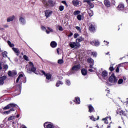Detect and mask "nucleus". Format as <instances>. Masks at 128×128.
I'll list each match as a JSON object with an SVG mask.
<instances>
[{
	"label": "nucleus",
	"mask_w": 128,
	"mask_h": 128,
	"mask_svg": "<svg viewBox=\"0 0 128 128\" xmlns=\"http://www.w3.org/2000/svg\"><path fill=\"white\" fill-rule=\"evenodd\" d=\"M108 120H112V118L110 117H107L106 118H104L102 119V120L104 121V123L105 124H108Z\"/></svg>",
	"instance_id": "393cba45"
},
{
	"label": "nucleus",
	"mask_w": 128,
	"mask_h": 128,
	"mask_svg": "<svg viewBox=\"0 0 128 128\" xmlns=\"http://www.w3.org/2000/svg\"><path fill=\"white\" fill-rule=\"evenodd\" d=\"M59 10L60 12H62V10H64V6H60L59 7Z\"/></svg>",
	"instance_id": "e433bc0d"
},
{
	"label": "nucleus",
	"mask_w": 128,
	"mask_h": 128,
	"mask_svg": "<svg viewBox=\"0 0 128 128\" xmlns=\"http://www.w3.org/2000/svg\"><path fill=\"white\" fill-rule=\"evenodd\" d=\"M88 14L89 16L92 17V16H94V12H92V10H88Z\"/></svg>",
	"instance_id": "c756f323"
},
{
	"label": "nucleus",
	"mask_w": 128,
	"mask_h": 128,
	"mask_svg": "<svg viewBox=\"0 0 128 128\" xmlns=\"http://www.w3.org/2000/svg\"><path fill=\"white\" fill-rule=\"evenodd\" d=\"M28 64L26 66V70L28 74H32V72H34V74H36V68L34 66V64L32 62H28Z\"/></svg>",
	"instance_id": "f257e3e1"
},
{
	"label": "nucleus",
	"mask_w": 128,
	"mask_h": 128,
	"mask_svg": "<svg viewBox=\"0 0 128 128\" xmlns=\"http://www.w3.org/2000/svg\"><path fill=\"white\" fill-rule=\"evenodd\" d=\"M84 14H79L77 16V20H78L79 21L84 20Z\"/></svg>",
	"instance_id": "f3484780"
},
{
	"label": "nucleus",
	"mask_w": 128,
	"mask_h": 128,
	"mask_svg": "<svg viewBox=\"0 0 128 128\" xmlns=\"http://www.w3.org/2000/svg\"><path fill=\"white\" fill-rule=\"evenodd\" d=\"M88 62H89V64H94V60H92V58H88Z\"/></svg>",
	"instance_id": "2f4dec72"
},
{
	"label": "nucleus",
	"mask_w": 128,
	"mask_h": 128,
	"mask_svg": "<svg viewBox=\"0 0 128 128\" xmlns=\"http://www.w3.org/2000/svg\"><path fill=\"white\" fill-rule=\"evenodd\" d=\"M6 80V76L0 77V86H2L4 84V80Z\"/></svg>",
	"instance_id": "9b49d317"
},
{
	"label": "nucleus",
	"mask_w": 128,
	"mask_h": 128,
	"mask_svg": "<svg viewBox=\"0 0 128 128\" xmlns=\"http://www.w3.org/2000/svg\"><path fill=\"white\" fill-rule=\"evenodd\" d=\"M78 36H80V34H78V33L74 34V38H78Z\"/></svg>",
	"instance_id": "c03bdc74"
},
{
	"label": "nucleus",
	"mask_w": 128,
	"mask_h": 128,
	"mask_svg": "<svg viewBox=\"0 0 128 128\" xmlns=\"http://www.w3.org/2000/svg\"><path fill=\"white\" fill-rule=\"evenodd\" d=\"M109 82H118L116 76H114V74H111L109 78Z\"/></svg>",
	"instance_id": "0eeeda50"
},
{
	"label": "nucleus",
	"mask_w": 128,
	"mask_h": 128,
	"mask_svg": "<svg viewBox=\"0 0 128 128\" xmlns=\"http://www.w3.org/2000/svg\"><path fill=\"white\" fill-rule=\"evenodd\" d=\"M66 86H70L71 83H70V80H66Z\"/></svg>",
	"instance_id": "4c0bfd02"
},
{
	"label": "nucleus",
	"mask_w": 128,
	"mask_h": 128,
	"mask_svg": "<svg viewBox=\"0 0 128 128\" xmlns=\"http://www.w3.org/2000/svg\"><path fill=\"white\" fill-rule=\"evenodd\" d=\"M57 45L58 44L54 41H53L50 43V46L52 48H56Z\"/></svg>",
	"instance_id": "b1692460"
},
{
	"label": "nucleus",
	"mask_w": 128,
	"mask_h": 128,
	"mask_svg": "<svg viewBox=\"0 0 128 128\" xmlns=\"http://www.w3.org/2000/svg\"><path fill=\"white\" fill-rule=\"evenodd\" d=\"M47 28L48 30V32H54V30H52V28L50 27H48Z\"/></svg>",
	"instance_id": "a18cd8bd"
},
{
	"label": "nucleus",
	"mask_w": 128,
	"mask_h": 128,
	"mask_svg": "<svg viewBox=\"0 0 128 128\" xmlns=\"http://www.w3.org/2000/svg\"><path fill=\"white\" fill-rule=\"evenodd\" d=\"M80 64L75 65L72 67L71 70L68 72V76H72V74H76L78 70H80Z\"/></svg>",
	"instance_id": "f03ea898"
},
{
	"label": "nucleus",
	"mask_w": 128,
	"mask_h": 128,
	"mask_svg": "<svg viewBox=\"0 0 128 128\" xmlns=\"http://www.w3.org/2000/svg\"><path fill=\"white\" fill-rule=\"evenodd\" d=\"M92 54L94 58H96V56H98V53L96 52H92Z\"/></svg>",
	"instance_id": "79ce46f5"
},
{
	"label": "nucleus",
	"mask_w": 128,
	"mask_h": 128,
	"mask_svg": "<svg viewBox=\"0 0 128 128\" xmlns=\"http://www.w3.org/2000/svg\"><path fill=\"white\" fill-rule=\"evenodd\" d=\"M76 30H78V32H82V29L80 28V27L76 26Z\"/></svg>",
	"instance_id": "ea45409f"
},
{
	"label": "nucleus",
	"mask_w": 128,
	"mask_h": 128,
	"mask_svg": "<svg viewBox=\"0 0 128 128\" xmlns=\"http://www.w3.org/2000/svg\"><path fill=\"white\" fill-rule=\"evenodd\" d=\"M72 4L74 6H82V2H80L78 0H73L72 1Z\"/></svg>",
	"instance_id": "9d476101"
},
{
	"label": "nucleus",
	"mask_w": 128,
	"mask_h": 128,
	"mask_svg": "<svg viewBox=\"0 0 128 128\" xmlns=\"http://www.w3.org/2000/svg\"><path fill=\"white\" fill-rule=\"evenodd\" d=\"M16 72L13 70L12 72L11 71H8V76H16Z\"/></svg>",
	"instance_id": "dca6fc26"
},
{
	"label": "nucleus",
	"mask_w": 128,
	"mask_h": 128,
	"mask_svg": "<svg viewBox=\"0 0 128 128\" xmlns=\"http://www.w3.org/2000/svg\"><path fill=\"white\" fill-rule=\"evenodd\" d=\"M94 0H84V2H86L88 4V7L89 8H94V4H93L92 2H94Z\"/></svg>",
	"instance_id": "423d86ee"
},
{
	"label": "nucleus",
	"mask_w": 128,
	"mask_h": 128,
	"mask_svg": "<svg viewBox=\"0 0 128 128\" xmlns=\"http://www.w3.org/2000/svg\"><path fill=\"white\" fill-rule=\"evenodd\" d=\"M19 22L22 26L26 24V19L24 17H20L19 18Z\"/></svg>",
	"instance_id": "4468645a"
},
{
	"label": "nucleus",
	"mask_w": 128,
	"mask_h": 128,
	"mask_svg": "<svg viewBox=\"0 0 128 128\" xmlns=\"http://www.w3.org/2000/svg\"><path fill=\"white\" fill-rule=\"evenodd\" d=\"M58 64H64V60L62 59L58 60Z\"/></svg>",
	"instance_id": "49530a36"
},
{
	"label": "nucleus",
	"mask_w": 128,
	"mask_h": 128,
	"mask_svg": "<svg viewBox=\"0 0 128 128\" xmlns=\"http://www.w3.org/2000/svg\"><path fill=\"white\" fill-rule=\"evenodd\" d=\"M112 4H116V1H114V0H112Z\"/></svg>",
	"instance_id": "052dcab7"
},
{
	"label": "nucleus",
	"mask_w": 128,
	"mask_h": 128,
	"mask_svg": "<svg viewBox=\"0 0 128 128\" xmlns=\"http://www.w3.org/2000/svg\"><path fill=\"white\" fill-rule=\"evenodd\" d=\"M104 4L106 6H108V8H110V2L108 0H104Z\"/></svg>",
	"instance_id": "4be33fe9"
},
{
	"label": "nucleus",
	"mask_w": 128,
	"mask_h": 128,
	"mask_svg": "<svg viewBox=\"0 0 128 128\" xmlns=\"http://www.w3.org/2000/svg\"><path fill=\"white\" fill-rule=\"evenodd\" d=\"M84 40V38L80 37L76 40V42H83Z\"/></svg>",
	"instance_id": "c85d7f7f"
},
{
	"label": "nucleus",
	"mask_w": 128,
	"mask_h": 128,
	"mask_svg": "<svg viewBox=\"0 0 128 128\" xmlns=\"http://www.w3.org/2000/svg\"><path fill=\"white\" fill-rule=\"evenodd\" d=\"M124 114V111L122 110L120 111V114Z\"/></svg>",
	"instance_id": "69168bd1"
},
{
	"label": "nucleus",
	"mask_w": 128,
	"mask_h": 128,
	"mask_svg": "<svg viewBox=\"0 0 128 128\" xmlns=\"http://www.w3.org/2000/svg\"><path fill=\"white\" fill-rule=\"evenodd\" d=\"M89 30L90 32H96V27H94V25L92 24H89Z\"/></svg>",
	"instance_id": "f8f14e48"
},
{
	"label": "nucleus",
	"mask_w": 128,
	"mask_h": 128,
	"mask_svg": "<svg viewBox=\"0 0 128 128\" xmlns=\"http://www.w3.org/2000/svg\"><path fill=\"white\" fill-rule=\"evenodd\" d=\"M3 68L4 70H7L8 68V66L6 64H4L3 66Z\"/></svg>",
	"instance_id": "58836bf2"
},
{
	"label": "nucleus",
	"mask_w": 128,
	"mask_h": 128,
	"mask_svg": "<svg viewBox=\"0 0 128 128\" xmlns=\"http://www.w3.org/2000/svg\"><path fill=\"white\" fill-rule=\"evenodd\" d=\"M48 4L50 6H54L55 3L52 0H48Z\"/></svg>",
	"instance_id": "7c9ffc66"
},
{
	"label": "nucleus",
	"mask_w": 128,
	"mask_h": 128,
	"mask_svg": "<svg viewBox=\"0 0 128 128\" xmlns=\"http://www.w3.org/2000/svg\"><path fill=\"white\" fill-rule=\"evenodd\" d=\"M20 82V84H22V82H26V76H24V74H20L18 78L16 79V82L18 84V82Z\"/></svg>",
	"instance_id": "7ed1b4c3"
},
{
	"label": "nucleus",
	"mask_w": 128,
	"mask_h": 128,
	"mask_svg": "<svg viewBox=\"0 0 128 128\" xmlns=\"http://www.w3.org/2000/svg\"><path fill=\"white\" fill-rule=\"evenodd\" d=\"M2 70V63L0 62V70Z\"/></svg>",
	"instance_id": "864d4df0"
},
{
	"label": "nucleus",
	"mask_w": 128,
	"mask_h": 128,
	"mask_svg": "<svg viewBox=\"0 0 128 128\" xmlns=\"http://www.w3.org/2000/svg\"><path fill=\"white\" fill-rule=\"evenodd\" d=\"M94 66V64H90V68H92V66Z\"/></svg>",
	"instance_id": "680f3d73"
},
{
	"label": "nucleus",
	"mask_w": 128,
	"mask_h": 128,
	"mask_svg": "<svg viewBox=\"0 0 128 128\" xmlns=\"http://www.w3.org/2000/svg\"><path fill=\"white\" fill-rule=\"evenodd\" d=\"M58 30H60V32H62L64 30V28L62 26H58Z\"/></svg>",
	"instance_id": "de8ad7c7"
},
{
	"label": "nucleus",
	"mask_w": 128,
	"mask_h": 128,
	"mask_svg": "<svg viewBox=\"0 0 128 128\" xmlns=\"http://www.w3.org/2000/svg\"><path fill=\"white\" fill-rule=\"evenodd\" d=\"M88 70H89V72H93L92 69H89Z\"/></svg>",
	"instance_id": "338daca9"
},
{
	"label": "nucleus",
	"mask_w": 128,
	"mask_h": 128,
	"mask_svg": "<svg viewBox=\"0 0 128 128\" xmlns=\"http://www.w3.org/2000/svg\"><path fill=\"white\" fill-rule=\"evenodd\" d=\"M12 50H14V52H15L16 54V56L20 55V50L18 48H12Z\"/></svg>",
	"instance_id": "6ab92c4d"
},
{
	"label": "nucleus",
	"mask_w": 128,
	"mask_h": 128,
	"mask_svg": "<svg viewBox=\"0 0 128 128\" xmlns=\"http://www.w3.org/2000/svg\"><path fill=\"white\" fill-rule=\"evenodd\" d=\"M124 5L122 4H120L117 8V10H124Z\"/></svg>",
	"instance_id": "a211bd4d"
},
{
	"label": "nucleus",
	"mask_w": 128,
	"mask_h": 128,
	"mask_svg": "<svg viewBox=\"0 0 128 128\" xmlns=\"http://www.w3.org/2000/svg\"><path fill=\"white\" fill-rule=\"evenodd\" d=\"M42 72L43 74H44L46 76V80H50L52 78V75L50 74H46V72L44 70L42 71Z\"/></svg>",
	"instance_id": "ddd939ff"
},
{
	"label": "nucleus",
	"mask_w": 128,
	"mask_h": 128,
	"mask_svg": "<svg viewBox=\"0 0 128 128\" xmlns=\"http://www.w3.org/2000/svg\"><path fill=\"white\" fill-rule=\"evenodd\" d=\"M116 72H120V67L118 66L116 70Z\"/></svg>",
	"instance_id": "4d7b16f0"
},
{
	"label": "nucleus",
	"mask_w": 128,
	"mask_h": 128,
	"mask_svg": "<svg viewBox=\"0 0 128 128\" xmlns=\"http://www.w3.org/2000/svg\"><path fill=\"white\" fill-rule=\"evenodd\" d=\"M101 75L102 78L104 80H106V78H108V73L106 70H104L102 72Z\"/></svg>",
	"instance_id": "6e6552de"
},
{
	"label": "nucleus",
	"mask_w": 128,
	"mask_h": 128,
	"mask_svg": "<svg viewBox=\"0 0 128 128\" xmlns=\"http://www.w3.org/2000/svg\"><path fill=\"white\" fill-rule=\"evenodd\" d=\"M57 52H58V54H60V48L57 49Z\"/></svg>",
	"instance_id": "e2e57ef3"
},
{
	"label": "nucleus",
	"mask_w": 128,
	"mask_h": 128,
	"mask_svg": "<svg viewBox=\"0 0 128 128\" xmlns=\"http://www.w3.org/2000/svg\"><path fill=\"white\" fill-rule=\"evenodd\" d=\"M90 120H93L94 122H96V120L95 119V118H94V116H90Z\"/></svg>",
	"instance_id": "09e8293b"
},
{
	"label": "nucleus",
	"mask_w": 128,
	"mask_h": 128,
	"mask_svg": "<svg viewBox=\"0 0 128 128\" xmlns=\"http://www.w3.org/2000/svg\"><path fill=\"white\" fill-rule=\"evenodd\" d=\"M42 2H43V4H44L48 5V2H46V0H42Z\"/></svg>",
	"instance_id": "13d9d810"
},
{
	"label": "nucleus",
	"mask_w": 128,
	"mask_h": 128,
	"mask_svg": "<svg viewBox=\"0 0 128 128\" xmlns=\"http://www.w3.org/2000/svg\"><path fill=\"white\" fill-rule=\"evenodd\" d=\"M124 64H126V62L120 64L118 66V68H120V66H124Z\"/></svg>",
	"instance_id": "5fc2aeb1"
},
{
	"label": "nucleus",
	"mask_w": 128,
	"mask_h": 128,
	"mask_svg": "<svg viewBox=\"0 0 128 128\" xmlns=\"http://www.w3.org/2000/svg\"><path fill=\"white\" fill-rule=\"evenodd\" d=\"M69 46L72 48H78L80 46V44L78 42H70Z\"/></svg>",
	"instance_id": "39448f33"
},
{
	"label": "nucleus",
	"mask_w": 128,
	"mask_h": 128,
	"mask_svg": "<svg viewBox=\"0 0 128 128\" xmlns=\"http://www.w3.org/2000/svg\"><path fill=\"white\" fill-rule=\"evenodd\" d=\"M14 120V116H10L8 119V120Z\"/></svg>",
	"instance_id": "a19ab883"
},
{
	"label": "nucleus",
	"mask_w": 128,
	"mask_h": 128,
	"mask_svg": "<svg viewBox=\"0 0 128 128\" xmlns=\"http://www.w3.org/2000/svg\"><path fill=\"white\" fill-rule=\"evenodd\" d=\"M2 56L4 58H8V52L4 51L2 53Z\"/></svg>",
	"instance_id": "473e14b6"
},
{
	"label": "nucleus",
	"mask_w": 128,
	"mask_h": 128,
	"mask_svg": "<svg viewBox=\"0 0 128 128\" xmlns=\"http://www.w3.org/2000/svg\"><path fill=\"white\" fill-rule=\"evenodd\" d=\"M23 58L25 60H26L27 62L30 61V59L28 58V57L26 56V55H24Z\"/></svg>",
	"instance_id": "c9c22d12"
},
{
	"label": "nucleus",
	"mask_w": 128,
	"mask_h": 128,
	"mask_svg": "<svg viewBox=\"0 0 128 128\" xmlns=\"http://www.w3.org/2000/svg\"><path fill=\"white\" fill-rule=\"evenodd\" d=\"M80 14V10H76L74 12V16H78V14Z\"/></svg>",
	"instance_id": "72a5a7b5"
},
{
	"label": "nucleus",
	"mask_w": 128,
	"mask_h": 128,
	"mask_svg": "<svg viewBox=\"0 0 128 128\" xmlns=\"http://www.w3.org/2000/svg\"><path fill=\"white\" fill-rule=\"evenodd\" d=\"M16 118H20V115L19 114H17L16 115Z\"/></svg>",
	"instance_id": "774afa93"
},
{
	"label": "nucleus",
	"mask_w": 128,
	"mask_h": 128,
	"mask_svg": "<svg viewBox=\"0 0 128 128\" xmlns=\"http://www.w3.org/2000/svg\"><path fill=\"white\" fill-rule=\"evenodd\" d=\"M62 3L65 4L66 6H68V4H66V1H62Z\"/></svg>",
	"instance_id": "3c124183"
},
{
	"label": "nucleus",
	"mask_w": 128,
	"mask_h": 128,
	"mask_svg": "<svg viewBox=\"0 0 128 128\" xmlns=\"http://www.w3.org/2000/svg\"><path fill=\"white\" fill-rule=\"evenodd\" d=\"M52 12H53L52 11L50 10H45L44 12L45 16L46 18H50V16L52 14Z\"/></svg>",
	"instance_id": "1a4fd4ad"
},
{
	"label": "nucleus",
	"mask_w": 128,
	"mask_h": 128,
	"mask_svg": "<svg viewBox=\"0 0 128 128\" xmlns=\"http://www.w3.org/2000/svg\"><path fill=\"white\" fill-rule=\"evenodd\" d=\"M104 44L106 46H108V44H110V42L106 40H104Z\"/></svg>",
	"instance_id": "603ef678"
},
{
	"label": "nucleus",
	"mask_w": 128,
	"mask_h": 128,
	"mask_svg": "<svg viewBox=\"0 0 128 128\" xmlns=\"http://www.w3.org/2000/svg\"><path fill=\"white\" fill-rule=\"evenodd\" d=\"M4 28H8V25H4Z\"/></svg>",
	"instance_id": "0e129e2a"
},
{
	"label": "nucleus",
	"mask_w": 128,
	"mask_h": 128,
	"mask_svg": "<svg viewBox=\"0 0 128 128\" xmlns=\"http://www.w3.org/2000/svg\"><path fill=\"white\" fill-rule=\"evenodd\" d=\"M15 16H10V17H8V18H7V22H12V20H14V18H15Z\"/></svg>",
	"instance_id": "aec40b11"
},
{
	"label": "nucleus",
	"mask_w": 128,
	"mask_h": 128,
	"mask_svg": "<svg viewBox=\"0 0 128 128\" xmlns=\"http://www.w3.org/2000/svg\"><path fill=\"white\" fill-rule=\"evenodd\" d=\"M122 82H124V80L122 79H120L118 81V84H122Z\"/></svg>",
	"instance_id": "37998d69"
},
{
	"label": "nucleus",
	"mask_w": 128,
	"mask_h": 128,
	"mask_svg": "<svg viewBox=\"0 0 128 128\" xmlns=\"http://www.w3.org/2000/svg\"><path fill=\"white\" fill-rule=\"evenodd\" d=\"M72 34H74L72 32H70V34L68 35V36L69 38H70V36H72Z\"/></svg>",
	"instance_id": "bf43d9fd"
},
{
	"label": "nucleus",
	"mask_w": 128,
	"mask_h": 128,
	"mask_svg": "<svg viewBox=\"0 0 128 128\" xmlns=\"http://www.w3.org/2000/svg\"><path fill=\"white\" fill-rule=\"evenodd\" d=\"M10 114V111H6L3 112V114Z\"/></svg>",
	"instance_id": "8fccbe9b"
},
{
	"label": "nucleus",
	"mask_w": 128,
	"mask_h": 128,
	"mask_svg": "<svg viewBox=\"0 0 128 128\" xmlns=\"http://www.w3.org/2000/svg\"><path fill=\"white\" fill-rule=\"evenodd\" d=\"M60 84L61 85L64 84V82H62V81H58L56 83V86L57 88H58V86H60Z\"/></svg>",
	"instance_id": "bb28decb"
},
{
	"label": "nucleus",
	"mask_w": 128,
	"mask_h": 128,
	"mask_svg": "<svg viewBox=\"0 0 128 128\" xmlns=\"http://www.w3.org/2000/svg\"><path fill=\"white\" fill-rule=\"evenodd\" d=\"M88 108H89V112H94V107L92 105L88 106Z\"/></svg>",
	"instance_id": "5701e85b"
},
{
	"label": "nucleus",
	"mask_w": 128,
	"mask_h": 128,
	"mask_svg": "<svg viewBox=\"0 0 128 128\" xmlns=\"http://www.w3.org/2000/svg\"><path fill=\"white\" fill-rule=\"evenodd\" d=\"M109 70L110 72H112L114 70V67L112 66H110Z\"/></svg>",
	"instance_id": "6e6d98bb"
},
{
	"label": "nucleus",
	"mask_w": 128,
	"mask_h": 128,
	"mask_svg": "<svg viewBox=\"0 0 128 128\" xmlns=\"http://www.w3.org/2000/svg\"><path fill=\"white\" fill-rule=\"evenodd\" d=\"M16 106H17L16 104H10L7 105L5 107H4L3 108V110H10V108L9 110L10 112H14V108H16Z\"/></svg>",
	"instance_id": "20e7f679"
},
{
	"label": "nucleus",
	"mask_w": 128,
	"mask_h": 128,
	"mask_svg": "<svg viewBox=\"0 0 128 128\" xmlns=\"http://www.w3.org/2000/svg\"><path fill=\"white\" fill-rule=\"evenodd\" d=\"M41 29L42 30H44V32H46L48 34H50V32L48 30H46V27L42 26L41 27Z\"/></svg>",
	"instance_id": "cd10ccee"
},
{
	"label": "nucleus",
	"mask_w": 128,
	"mask_h": 128,
	"mask_svg": "<svg viewBox=\"0 0 128 128\" xmlns=\"http://www.w3.org/2000/svg\"><path fill=\"white\" fill-rule=\"evenodd\" d=\"M74 102H76V104H80V100L79 97H76Z\"/></svg>",
	"instance_id": "412c9836"
},
{
	"label": "nucleus",
	"mask_w": 128,
	"mask_h": 128,
	"mask_svg": "<svg viewBox=\"0 0 128 128\" xmlns=\"http://www.w3.org/2000/svg\"><path fill=\"white\" fill-rule=\"evenodd\" d=\"M100 44V43L98 40L92 41L90 42V44H92V46H98Z\"/></svg>",
	"instance_id": "2eb2a0df"
},
{
	"label": "nucleus",
	"mask_w": 128,
	"mask_h": 128,
	"mask_svg": "<svg viewBox=\"0 0 128 128\" xmlns=\"http://www.w3.org/2000/svg\"><path fill=\"white\" fill-rule=\"evenodd\" d=\"M81 72L82 76H86L88 74L86 70L83 68Z\"/></svg>",
	"instance_id": "a878e982"
},
{
	"label": "nucleus",
	"mask_w": 128,
	"mask_h": 128,
	"mask_svg": "<svg viewBox=\"0 0 128 128\" xmlns=\"http://www.w3.org/2000/svg\"><path fill=\"white\" fill-rule=\"evenodd\" d=\"M8 44L10 46V48H14V44H12L10 41H8Z\"/></svg>",
	"instance_id": "f704fd0d"
}]
</instances>
